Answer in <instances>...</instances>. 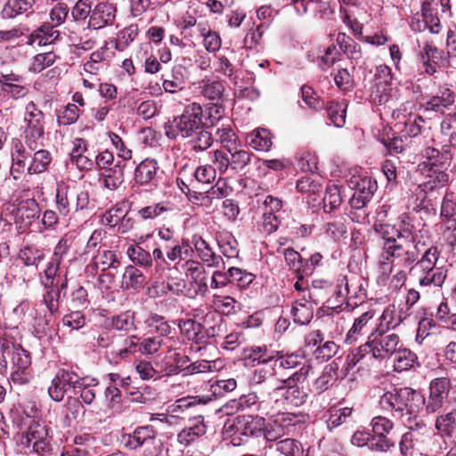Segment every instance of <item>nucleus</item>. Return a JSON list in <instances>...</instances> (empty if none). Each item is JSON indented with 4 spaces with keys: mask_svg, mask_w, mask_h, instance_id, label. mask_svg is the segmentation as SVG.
I'll list each match as a JSON object with an SVG mask.
<instances>
[{
    "mask_svg": "<svg viewBox=\"0 0 456 456\" xmlns=\"http://www.w3.org/2000/svg\"><path fill=\"white\" fill-rule=\"evenodd\" d=\"M202 118L201 105L195 102H191L184 107L181 115L165 124V134L170 140H175L178 136L189 138V144L195 152L207 151L212 146L214 137L205 129Z\"/></svg>",
    "mask_w": 456,
    "mask_h": 456,
    "instance_id": "obj_1",
    "label": "nucleus"
},
{
    "mask_svg": "<svg viewBox=\"0 0 456 456\" xmlns=\"http://www.w3.org/2000/svg\"><path fill=\"white\" fill-rule=\"evenodd\" d=\"M401 346L403 341L397 333L372 330L367 337V341L352 350L347 355V360L353 366L361 361L367 362L372 359L382 362L390 359Z\"/></svg>",
    "mask_w": 456,
    "mask_h": 456,
    "instance_id": "obj_2",
    "label": "nucleus"
},
{
    "mask_svg": "<svg viewBox=\"0 0 456 456\" xmlns=\"http://www.w3.org/2000/svg\"><path fill=\"white\" fill-rule=\"evenodd\" d=\"M422 155L425 159L419 167L422 173L430 179L419 185L424 192L434 191L436 187L444 186L449 182L447 169L452 164L453 154L450 146L443 145L441 150L435 147H427Z\"/></svg>",
    "mask_w": 456,
    "mask_h": 456,
    "instance_id": "obj_3",
    "label": "nucleus"
},
{
    "mask_svg": "<svg viewBox=\"0 0 456 456\" xmlns=\"http://www.w3.org/2000/svg\"><path fill=\"white\" fill-rule=\"evenodd\" d=\"M423 403L421 393L408 387L387 391L379 399L380 407L395 418H402L404 412L409 415L418 412Z\"/></svg>",
    "mask_w": 456,
    "mask_h": 456,
    "instance_id": "obj_4",
    "label": "nucleus"
},
{
    "mask_svg": "<svg viewBox=\"0 0 456 456\" xmlns=\"http://www.w3.org/2000/svg\"><path fill=\"white\" fill-rule=\"evenodd\" d=\"M261 365L254 370L251 380L253 385L257 387V393L261 395L259 411L264 415L273 416V404L278 403V398H274L273 387H275L274 381L280 385L281 378L275 364L272 362Z\"/></svg>",
    "mask_w": 456,
    "mask_h": 456,
    "instance_id": "obj_5",
    "label": "nucleus"
},
{
    "mask_svg": "<svg viewBox=\"0 0 456 456\" xmlns=\"http://www.w3.org/2000/svg\"><path fill=\"white\" fill-rule=\"evenodd\" d=\"M16 439L26 454L36 453L38 456L53 454L49 428L40 421L30 419L26 429L17 433Z\"/></svg>",
    "mask_w": 456,
    "mask_h": 456,
    "instance_id": "obj_6",
    "label": "nucleus"
},
{
    "mask_svg": "<svg viewBox=\"0 0 456 456\" xmlns=\"http://www.w3.org/2000/svg\"><path fill=\"white\" fill-rule=\"evenodd\" d=\"M313 373L311 364H303L300 369L295 370L286 379H282L280 385L273 387L274 398L281 395L288 405L299 407L307 400V394L298 384L304 383Z\"/></svg>",
    "mask_w": 456,
    "mask_h": 456,
    "instance_id": "obj_7",
    "label": "nucleus"
},
{
    "mask_svg": "<svg viewBox=\"0 0 456 456\" xmlns=\"http://www.w3.org/2000/svg\"><path fill=\"white\" fill-rule=\"evenodd\" d=\"M29 88L23 84V77L15 73L0 75V108L10 109L13 102L28 96Z\"/></svg>",
    "mask_w": 456,
    "mask_h": 456,
    "instance_id": "obj_8",
    "label": "nucleus"
},
{
    "mask_svg": "<svg viewBox=\"0 0 456 456\" xmlns=\"http://www.w3.org/2000/svg\"><path fill=\"white\" fill-rule=\"evenodd\" d=\"M419 253V251H417L415 248L413 250L406 248L405 246L397 240L381 250V267L383 270H388L391 273L396 265L411 266L418 259Z\"/></svg>",
    "mask_w": 456,
    "mask_h": 456,
    "instance_id": "obj_9",
    "label": "nucleus"
},
{
    "mask_svg": "<svg viewBox=\"0 0 456 456\" xmlns=\"http://www.w3.org/2000/svg\"><path fill=\"white\" fill-rule=\"evenodd\" d=\"M452 383L449 378L433 379L428 386V395L424 397L423 406L428 414L440 412L449 405V394Z\"/></svg>",
    "mask_w": 456,
    "mask_h": 456,
    "instance_id": "obj_10",
    "label": "nucleus"
},
{
    "mask_svg": "<svg viewBox=\"0 0 456 456\" xmlns=\"http://www.w3.org/2000/svg\"><path fill=\"white\" fill-rule=\"evenodd\" d=\"M265 419L264 417L256 415H239L237 416L232 424L234 429L233 437L232 442L234 445H240V443H236V436H239L241 442H248L250 437H261L264 433Z\"/></svg>",
    "mask_w": 456,
    "mask_h": 456,
    "instance_id": "obj_11",
    "label": "nucleus"
},
{
    "mask_svg": "<svg viewBox=\"0 0 456 456\" xmlns=\"http://www.w3.org/2000/svg\"><path fill=\"white\" fill-rule=\"evenodd\" d=\"M157 440V430L151 425L136 427L130 433L121 435L120 443L127 451H137L147 445H153Z\"/></svg>",
    "mask_w": 456,
    "mask_h": 456,
    "instance_id": "obj_12",
    "label": "nucleus"
},
{
    "mask_svg": "<svg viewBox=\"0 0 456 456\" xmlns=\"http://www.w3.org/2000/svg\"><path fill=\"white\" fill-rule=\"evenodd\" d=\"M419 63L427 75H435L439 69L448 65V59L443 50L438 49L432 42H426L420 49L418 58Z\"/></svg>",
    "mask_w": 456,
    "mask_h": 456,
    "instance_id": "obj_13",
    "label": "nucleus"
},
{
    "mask_svg": "<svg viewBox=\"0 0 456 456\" xmlns=\"http://www.w3.org/2000/svg\"><path fill=\"white\" fill-rule=\"evenodd\" d=\"M35 150H30L26 143L20 139H14L11 147L12 166L10 168V175L13 180H19L28 170V166L31 160L32 154Z\"/></svg>",
    "mask_w": 456,
    "mask_h": 456,
    "instance_id": "obj_14",
    "label": "nucleus"
},
{
    "mask_svg": "<svg viewBox=\"0 0 456 456\" xmlns=\"http://www.w3.org/2000/svg\"><path fill=\"white\" fill-rule=\"evenodd\" d=\"M40 212L39 204L35 199L17 200L11 211L15 224H20V228L28 227L35 219L39 217Z\"/></svg>",
    "mask_w": 456,
    "mask_h": 456,
    "instance_id": "obj_15",
    "label": "nucleus"
},
{
    "mask_svg": "<svg viewBox=\"0 0 456 456\" xmlns=\"http://www.w3.org/2000/svg\"><path fill=\"white\" fill-rule=\"evenodd\" d=\"M205 417L195 415L188 419V424L177 434V442L185 447L192 444L207 433Z\"/></svg>",
    "mask_w": 456,
    "mask_h": 456,
    "instance_id": "obj_16",
    "label": "nucleus"
},
{
    "mask_svg": "<svg viewBox=\"0 0 456 456\" xmlns=\"http://www.w3.org/2000/svg\"><path fill=\"white\" fill-rule=\"evenodd\" d=\"M396 232L399 240L410 238V241L414 244V248L417 251H420V246L426 244V242L421 240L425 236L429 239L428 231L424 229L417 231L413 224V219L406 213L399 216V225L398 228H396Z\"/></svg>",
    "mask_w": 456,
    "mask_h": 456,
    "instance_id": "obj_17",
    "label": "nucleus"
},
{
    "mask_svg": "<svg viewBox=\"0 0 456 456\" xmlns=\"http://www.w3.org/2000/svg\"><path fill=\"white\" fill-rule=\"evenodd\" d=\"M0 347L4 352H11L14 372H24L31 365V356L28 351L20 345L14 344L5 337H0Z\"/></svg>",
    "mask_w": 456,
    "mask_h": 456,
    "instance_id": "obj_18",
    "label": "nucleus"
},
{
    "mask_svg": "<svg viewBox=\"0 0 456 456\" xmlns=\"http://www.w3.org/2000/svg\"><path fill=\"white\" fill-rule=\"evenodd\" d=\"M117 16V8L109 3H99L92 10L88 20V28L95 30L114 24Z\"/></svg>",
    "mask_w": 456,
    "mask_h": 456,
    "instance_id": "obj_19",
    "label": "nucleus"
},
{
    "mask_svg": "<svg viewBox=\"0 0 456 456\" xmlns=\"http://www.w3.org/2000/svg\"><path fill=\"white\" fill-rule=\"evenodd\" d=\"M376 311L373 309L368 310L362 314L359 317L355 318L354 323L348 332L346 333L345 342L348 345L355 343L360 338L366 335L369 336L372 330L375 328L373 325V318Z\"/></svg>",
    "mask_w": 456,
    "mask_h": 456,
    "instance_id": "obj_20",
    "label": "nucleus"
},
{
    "mask_svg": "<svg viewBox=\"0 0 456 456\" xmlns=\"http://www.w3.org/2000/svg\"><path fill=\"white\" fill-rule=\"evenodd\" d=\"M304 358L296 353H284L283 351H273L272 362L275 364V368L279 372L281 378L286 379L289 374V372L294 369H300L303 364H307L303 362Z\"/></svg>",
    "mask_w": 456,
    "mask_h": 456,
    "instance_id": "obj_21",
    "label": "nucleus"
},
{
    "mask_svg": "<svg viewBox=\"0 0 456 456\" xmlns=\"http://www.w3.org/2000/svg\"><path fill=\"white\" fill-rule=\"evenodd\" d=\"M456 99L455 93L448 87H440L437 92L429 97L425 102V109L428 111H435L444 114L454 105Z\"/></svg>",
    "mask_w": 456,
    "mask_h": 456,
    "instance_id": "obj_22",
    "label": "nucleus"
},
{
    "mask_svg": "<svg viewBox=\"0 0 456 456\" xmlns=\"http://www.w3.org/2000/svg\"><path fill=\"white\" fill-rule=\"evenodd\" d=\"M60 37V31L54 29L50 22H44L27 36L28 45L45 46L55 43Z\"/></svg>",
    "mask_w": 456,
    "mask_h": 456,
    "instance_id": "obj_23",
    "label": "nucleus"
},
{
    "mask_svg": "<svg viewBox=\"0 0 456 456\" xmlns=\"http://www.w3.org/2000/svg\"><path fill=\"white\" fill-rule=\"evenodd\" d=\"M159 170L157 160L145 159L135 167L134 180L140 185H157Z\"/></svg>",
    "mask_w": 456,
    "mask_h": 456,
    "instance_id": "obj_24",
    "label": "nucleus"
},
{
    "mask_svg": "<svg viewBox=\"0 0 456 456\" xmlns=\"http://www.w3.org/2000/svg\"><path fill=\"white\" fill-rule=\"evenodd\" d=\"M102 326L105 330L130 332L136 330L135 313L131 310L121 312L118 314L104 319Z\"/></svg>",
    "mask_w": 456,
    "mask_h": 456,
    "instance_id": "obj_25",
    "label": "nucleus"
},
{
    "mask_svg": "<svg viewBox=\"0 0 456 456\" xmlns=\"http://www.w3.org/2000/svg\"><path fill=\"white\" fill-rule=\"evenodd\" d=\"M409 430L412 435L418 451L426 450L430 447L434 438L438 436V434L434 432L423 421L415 422L414 426H411Z\"/></svg>",
    "mask_w": 456,
    "mask_h": 456,
    "instance_id": "obj_26",
    "label": "nucleus"
},
{
    "mask_svg": "<svg viewBox=\"0 0 456 456\" xmlns=\"http://www.w3.org/2000/svg\"><path fill=\"white\" fill-rule=\"evenodd\" d=\"M75 191L68 184H58L55 193V204L59 214L68 216L74 212Z\"/></svg>",
    "mask_w": 456,
    "mask_h": 456,
    "instance_id": "obj_27",
    "label": "nucleus"
},
{
    "mask_svg": "<svg viewBox=\"0 0 456 456\" xmlns=\"http://www.w3.org/2000/svg\"><path fill=\"white\" fill-rule=\"evenodd\" d=\"M425 119L419 114L410 113L403 117V120L397 122L395 127L403 135L415 137L421 134L424 127Z\"/></svg>",
    "mask_w": 456,
    "mask_h": 456,
    "instance_id": "obj_28",
    "label": "nucleus"
},
{
    "mask_svg": "<svg viewBox=\"0 0 456 456\" xmlns=\"http://www.w3.org/2000/svg\"><path fill=\"white\" fill-rule=\"evenodd\" d=\"M187 80V70L184 66L178 64L173 66L171 74L163 79L162 87L166 93L176 94L182 91Z\"/></svg>",
    "mask_w": 456,
    "mask_h": 456,
    "instance_id": "obj_29",
    "label": "nucleus"
},
{
    "mask_svg": "<svg viewBox=\"0 0 456 456\" xmlns=\"http://www.w3.org/2000/svg\"><path fill=\"white\" fill-rule=\"evenodd\" d=\"M254 157L255 155L251 151L242 149L235 148L229 151L231 173L246 175Z\"/></svg>",
    "mask_w": 456,
    "mask_h": 456,
    "instance_id": "obj_30",
    "label": "nucleus"
},
{
    "mask_svg": "<svg viewBox=\"0 0 456 456\" xmlns=\"http://www.w3.org/2000/svg\"><path fill=\"white\" fill-rule=\"evenodd\" d=\"M347 102L346 100H330L327 102L324 109L328 119L336 127L341 128L346 124Z\"/></svg>",
    "mask_w": 456,
    "mask_h": 456,
    "instance_id": "obj_31",
    "label": "nucleus"
},
{
    "mask_svg": "<svg viewBox=\"0 0 456 456\" xmlns=\"http://www.w3.org/2000/svg\"><path fill=\"white\" fill-rule=\"evenodd\" d=\"M338 364L331 362L327 364L319 377H317L313 384L312 388L316 394H322L328 390L338 379Z\"/></svg>",
    "mask_w": 456,
    "mask_h": 456,
    "instance_id": "obj_32",
    "label": "nucleus"
},
{
    "mask_svg": "<svg viewBox=\"0 0 456 456\" xmlns=\"http://www.w3.org/2000/svg\"><path fill=\"white\" fill-rule=\"evenodd\" d=\"M306 295L302 296L301 300H296L292 305L291 314L294 318V322L300 325L308 324L314 317V307L312 303L307 299H310V292Z\"/></svg>",
    "mask_w": 456,
    "mask_h": 456,
    "instance_id": "obj_33",
    "label": "nucleus"
},
{
    "mask_svg": "<svg viewBox=\"0 0 456 456\" xmlns=\"http://www.w3.org/2000/svg\"><path fill=\"white\" fill-rule=\"evenodd\" d=\"M418 284L419 286L424 289L428 288H437L440 289L443 287L446 277H447V270L443 267L431 269L428 272H418Z\"/></svg>",
    "mask_w": 456,
    "mask_h": 456,
    "instance_id": "obj_34",
    "label": "nucleus"
},
{
    "mask_svg": "<svg viewBox=\"0 0 456 456\" xmlns=\"http://www.w3.org/2000/svg\"><path fill=\"white\" fill-rule=\"evenodd\" d=\"M246 142L256 151H268L273 145V134L266 128H256L246 135Z\"/></svg>",
    "mask_w": 456,
    "mask_h": 456,
    "instance_id": "obj_35",
    "label": "nucleus"
},
{
    "mask_svg": "<svg viewBox=\"0 0 456 456\" xmlns=\"http://www.w3.org/2000/svg\"><path fill=\"white\" fill-rule=\"evenodd\" d=\"M370 202V200L353 193L349 200L351 208L349 210L348 216L350 219L358 224H364L370 215V211L368 210V205Z\"/></svg>",
    "mask_w": 456,
    "mask_h": 456,
    "instance_id": "obj_36",
    "label": "nucleus"
},
{
    "mask_svg": "<svg viewBox=\"0 0 456 456\" xmlns=\"http://www.w3.org/2000/svg\"><path fill=\"white\" fill-rule=\"evenodd\" d=\"M52 162L53 156L49 151L37 149L32 154L27 172L29 175L42 174L49 169Z\"/></svg>",
    "mask_w": 456,
    "mask_h": 456,
    "instance_id": "obj_37",
    "label": "nucleus"
},
{
    "mask_svg": "<svg viewBox=\"0 0 456 456\" xmlns=\"http://www.w3.org/2000/svg\"><path fill=\"white\" fill-rule=\"evenodd\" d=\"M349 187L354 193L371 200L378 189L377 182L370 176H353L349 180Z\"/></svg>",
    "mask_w": 456,
    "mask_h": 456,
    "instance_id": "obj_38",
    "label": "nucleus"
},
{
    "mask_svg": "<svg viewBox=\"0 0 456 456\" xmlns=\"http://www.w3.org/2000/svg\"><path fill=\"white\" fill-rule=\"evenodd\" d=\"M45 114L34 102H29L25 107L24 130L45 129Z\"/></svg>",
    "mask_w": 456,
    "mask_h": 456,
    "instance_id": "obj_39",
    "label": "nucleus"
},
{
    "mask_svg": "<svg viewBox=\"0 0 456 456\" xmlns=\"http://www.w3.org/2000/svg\"><path fill=\"white\" fill-rule=\"evenodd\" d=\"M394 358V370L401 372L413 368L415 365H419L418 362V356L415 353L408 348L401 346L396 350L393 355Z\"/></svg>",
    "mask_w": 456,
    "mask_h": 456,
    "instance_id": "obj_40",
    "label": "nucleus"
},
{
    "mask_svg": "<svg viewBox=\"0 0 456 456\" xmlns=\"http://www.w3.org/2000/svg\"><path fill=\"white\" fill-rule=\"evenodd\" d=\"M439 254L440 252L437 246H430L424 251L421 257L416 260L411 266V271H415L416 273L423 271L428 272L431 269L438 268L436 266V263L439 258Z\"/></svg>",
    "mask_w": 456,
    "mask_h": 456,
    "instance_id": "obj_41",
    "label": "nucleus"
},
{
    "mask_svg": "<svg viewBox=\"0 0 456 456\" xmlns=\"http://www.w3.org/2000/svg\"><path fill=\"white\" fill-rule=\"evenodd\" d=\"M126 163L124 160H118L113 168L104 171L102 175L103 185L109 190L118 189L124 182V170Z\"/></svg>",
    "mask_w": 456,
    "mask_h": 456,
    "instance_id": "obj_42",
    "label": "nucleus"
},
{
    "mask_svg": "<svg viewBox=\"0 0 456 456\" xmlns=\"http://www.w3.org/2000/svg\"><path fill=\"white\" fill-rule=\"evenodd\" d=\"M144 281L145 276L142 272L134 265H128L122 276L121 288L125 290H138L143 287Z\"/></svg>",
    "mask_w": 456,
    "mask_h": 456,
    "instance_id": "obj_43",
    "label": "nucleus"
},
{
    "mask_svg": "<svg viewBox=\"0 0 456 456\" xmlns=\"http://www.w3.org/2000/svg\"><path fill=\"white\" fill-rule=\"evenodd\" d=\"M162 247L167 251V259L172 262L186 260L193 255V249L186 240H183L181 243L176 240L173 244Z\"/></svg>",
    "mask_w": 456,
    "mask_h": 456,
    "instance_id": "obj_44",
    "label": "nucleus"
},
{
    "mask_svg": "<svg viewBox=\"0 0 456 456\" xmlns=\"http://www.w3.org/2000/svg\"><path fill=\"white\" fill-rule=\"evenodd\" d=\"M139 34L137 24H130L117 33L116 37L111 41L118 52H124L135 40Z\"/></svg>",
    "mask_w": 456,
    "mask_h": 456,
    "instance_id": "obj_45",
    "label": "nucleus"
},
{
    "mask_svg": "<svg viewBox=\"0 0 456 456\" xmlns=\"http://www.w3.org/2000/svg\"><path fill=\"white\" fill-rule=\"evenodd\" d=\"M336 40L342 52L350 60L355 61L357 62L360 59H362V47L352 37L347 36L346 33L339 32Z\"/></svg>",
    "mask_w": 456,
    "mask_h": 456,
    "instance_id": "obj_46",
    "label": "nucleus"
},
{
    "mask_svg": "<svg viewBox=\"0 0 456 456\" xmlns=\"http://www.w3.org/2000/svg\"><path fill=\"white\" fill-rule=\"evenodd\" d=\"M120 265L119 258L113 250L104 249L98 253L93 259L92 266L94 269H101L102 272L109 269H117Z\"/></svg>",
    "mask_w": 456,
    "mask_h": 456,
    "instance_id": "obj_47",
    "label": "nucleus"
},
{
    "mask_svg": "<svg viewBox=\"0 0 456 456\" xmlns=\"http://www.w3.org/2000/svg\"><path fill=\"white\" fill-rule=\"evenodd\" d=\"M36 0H7L1 14L4 19H12L32 10Z\"/></svg>",
    "mask_w": 456,
    "mask_h": 456,
    "instance_id": "obj_48",
    "label": "nucleus"
},
{
    "mask_svg": "<svg viewBox=\"0 0 456 456\" xmlns=\"http://www.w3.org/2000/svg\"><path fill=\"white\" fill-rule=\"evenodd\" d=\"M146 328L151 331L157 333V337H168L175 330L168 321L163 315L158 314H151L145 320Z\"/></svg>",
    "mask_w": 456,
    "mask_h": 456,
    "instance_id": "obj_49",
    "label": "nucleus"
},
{
    "mask_svg": "<svg viewBox=\"0 0 456 456\" xmlns=\"http://www.w3.org/2000/svg\"><path fill=\"white\" fill-rule=\"evenodd\" d=\"M273 351L268 349L266 346H248L243 349L242 357L244 360H249L258 364L272 362Z\"/></svg>",
    "mask_w": 456,
    "mask_h": 456,
    "instance_id": "obj_50",
    "label": "nucleus"
},
{
    "mask_svg": "<svg viewBox=\"0 0 456 456\" xmlns=\"http://www.w3.org/2000/svg\"><path fill=\"white\" fill-rule=\"evenodd\" d=\"M218 247L222 254L227 258H235L239 256L238 241L228 232H220L216 236Z\"/></svg>",
    "mask_w": 456,
    "mask_h": 456,
    "instance_id": "obj_51",
    "label": "nucleus"
},
{
    "mask_svg": "<svg viewBox=\"0 0 456 456\" xmlns=\"http://www.w3.org/2000/svg\"><path fill=\"white\" fill-rule=\"evenodd\" d=\"M283 256L287 265L289 270L297 273H308L311 270L301 255L292 248H288L283 250Z\"/></svg>",
    "mask_w": 456,
    "mask_h": 456,
    "instance_id": "obj_52",
    "label": "nucleus"
},
{
    "mask_svg": "<svg viewBox=\"0 0 456 456\" xmlns=\"http://www.w3.org/2000/svg\"><path fill=\"white\" fill-rule=\"evenodd\" d=\"M343 199L341 196L340 187L335 184L326 187L325 195L322 199L323 211L325 213H331L338 209L342 204Z\"/></svg>",
    "mask_w": 456,
    "mask_h": 456,
    "instance_id": "obj_53",
    "label": "nucleus"
},
{
    "mask_svg": "<svg viewBox=\"0 0 456 456\" xmlns=\"http://www.w3.org/2000/svg\"><path fill=\"white\" fill-rule=\"evenodd\" d=\"M216 142L222 144L227 151H233L238 146L239 138L230 125H222L216 131Z\"/></svg>",
    "mask_w": 456,
    "mask_h": 456,
    "instance_id": "obj_54",
    "label": "nucleus"
},
{
    "mask_svg": "<svg viewBox=\"0 0 456 456\" xmlns=\"http://www.w3.org/2000/svg\"><path fill=\"white\" fill-rule=\"evenodd\" d=\"M126 202L120 201L114 205L110 209L106 210L101 218L102 224L110 226V228L118 227L123 215L126 211Z\"/></svg>",
    "mask_w": 456,
    "mask_h": 456,
    "instance_id": "obj_55",
    "label": "nucleus"
},
{
    "mask_svg": "<svg viewBox=\"0 0 456 456\" xmlns=\"http://www.w3.org/2000/svg\"><path fill=\"white\" fill-rule=\"evenodd\" d=\"M274 449L281 456H304V449L300 442L292 438H285L274 444Z\"/></svg>",
    "mask_w": 456,
    "mask_h": 456,
    "instance_id": "obj_56",
    "label": "nucleus"
},
{
    "mask_svg": "<svg viewBox=\"0 0 456 456\" xmlns=\"http://www.w3.org/2000/svg\"><path fill=\"white\" fill-rule=\"evenodd\" d=\"M19 258L26 266H37L45 258V253L35 245H28L20 250Z\"/></svg>",
    "mask_w": 456,
    "mask_h": 456,
    "instance_id": "obj_57",
    "label": "nucleus"
},
{
    "mask_svg": "<svg viewBox=\"0 0 456 456\" xmlns=\"http://www.w3.org/2000/svg\"><path fill=\"white\" fill-rule=\"evenodd\" d=\"M436 429L446 436H452L456 431V409L449 412L440 414L435 422Z\"/></svg>",
    "mask_w": 456,
    "mask_h": 456,
    "instance_id": "obj_58",
    "label": "nucleus"
},
{
    "mask_svg": "<svg viewBox=\"0 0 456 456\" xmlns=\"http://www.w3.org/2000/svg\"><path fill=\"white\" fill-rule=\"evenodd\" d=\"M191 175H192V178L189 179L191 183L210 184L216 180V169L208 164L201 165L197 168H192Z\"/></svg>",
    "mask_w": 456,
    "mask_h": 456,
    "instance_id": "obj_59",
    "label": "nucleus"
},
{
    "mask_svg": "<svg viewBox=\"0 0 456 456\" xmlns=\"http://www.w3.org/2000/svg\"><path fill=\"white\" fill-rule=\"evenodd\" d=\"M200 94L210 101L222 100L224 92V86L220 81L202 80L200 86Z\"/></svg>",
    "mask_w": 456,
    "mask_h": 456,
    "instance_id": "obj_60",
    "label": "nucleus"
},
{
    "mask_svg": "<svg viewBox=\"0 0 456 456\" xmlns=\"http://www.w3.org/2000/svg\"><path fill=\"white\" fill-rule=\"evenodd\" d=\"M126 254L134 265H138L142 267H151L152 265V256L151 253L141 246H129Z\"/></svg>",
    "mask_w": 456,
    "mask_h": 456,
    "instance_id": "obj_61",
    "label": "nucleus"
},
{
    "mask_svg": "<svg viewBox=\"0 0 456 456\" xmlns=\"http://www.w3.org/2000/svg\"><path fill=\"white\" fill-rule=\"evenodd\" d=\"M379 141L385 146L390 155H397L402 153L406 150L408 145V138L403 134L395 135L393 134L392 137L387 136L386 138L383 136L379 139Z\"/></svg>",
    "mask_w": 456,
    "mask_h": 456,
    "instance_id": "obj_62",
    "label": "nucleus"
},
{
    "mask_svg": "<svg viewBox=\"0 0 456 456\" xmlns=\"http://www.w3.org/2000/svg\"><path fill=\"white\" fill-rule=\"evenodd\" d=\"M373 229L382 240L381 250L399 240L397 238L396 228L394 225L388 224H375Z\"/></svg>",
    "mask_w": 456,
    "mask_h": 456,
    "instance_id": "obj_63",
    "label": "nucleus"
},
{
    "mask_svg": "<svg viewBox=\"0 0 456 456\" xmlns=\"http://www.w3.org/2000/svg\"><path fill=\"white\" fill-rule=\"evenodd\" d=\"M56 374L62 382V385H64L67 389L72 388L74 394H77V388L83 386V381L85 380V379L80 377L77 372L68 369L61 368Z\"/></svg>",
    "mask_w": 456,
    "mask_h": 456,
    "instance_id": "obj_64",
    "label": "nucleus"
}]
</instances>
